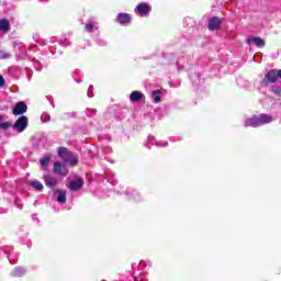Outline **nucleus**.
I'll use <instances>...</instances> for the list:
<instances>
[{"instance_id":"nucleus-3","label":"nucleus","mask_w":281,"mask_h":281,"mask_svg":"<svg viewBox=\"0 0 281 281\" xmlns=\"http://www.w3.org/2000/svg\"><path fill=\"white\" fill-rule=\"evenodd\" d=\"M13 128L18 131V133H23L25 128H27V116H21L13 125Z\"/></svg>"},{"instance_id":"nucleus-8","label":"nucleus","mask_w":281,"mask_h":281,"mask_svg":"<svg viewBox=\"0 0 281 281\" xmlns=\"http://www.w3.org/2000/svg\"><path fill=\"white\" fill-rule=\"evenodd\" d=\"M25 273H27V270H25V268L18 267L12 270L11 276L12 278H22V276H25Z\"/></svg>"},{"instance_id":"nucleus-10","label":"nucleus","mask_w":281,"mask_h":281,"mask_svg":"<svg viewBox=\"0 0 281 281\" xmlns=\"http://www.w3.org/2000/svg\"><path fill=\"white\" fill-rule=\"evenodd\" d=\"M55 194H57V201L61 205H65V203H67V192L58 190L55 192Z\"/></svg>"},{"instance_id":"nucleus-26","label":"nucleus","mask_w":281,"mask_h":281,"mask_svg":"<svg viewBox=\"0 0 281 281\" xmlns=\"http://www.w3.org/2000/svg\"><path fill=\"white\" fill-rule=\"evenodd\" d=\"M5 85V79H3V76L0 75V88L4 87Z\"/></svg>"},{"instance_id":"nucleus-20","label":"nucleus","mask_w":281,"mask_h":281,"mask_svg":"<svg viewBox=\"0 0 281 281\" xmlns=\"http://www.w3.org/2000/svg\"><path fill=\"white\" fill-rule=\"evenodd\" d=\"M12 127V123L10 122H2L0 123V131H8V128Z\"/></svg>"},{"instance_id":"nucleus-23","label":"nucleus","mask_w":281,"mask_h":281,"mask_svg":"<svg viewBox=\"0 0 281 281\" xmlns=\"http://www.w3.org/2000/svg\"><path fill=\"white\" fill-rule=\"evenodd\" d=\"M88 98H93V86H90L88 89Z\"/></svg>"},{"instance_id":"nucleus-30","label":"nucleus","mask_w":281,"mask_h":281,"mask_svg":"<svg viewBox=\"0 0 281 281\" xmlns=\"http://www.w3.org/2000/svg\"><path fill=\"white\" fill-rule=\"evenodd\" d=\"M150 139V142H153V137L151 138H149Z\"/></svg>"},{"instance_id":"nucleus-22","label":"nucleus","mask_w":281,"mask_h":281,"mask_svg":"<svg viewBox=\"0 0 281 281\" xmlns=\"http://www.w3.org/2000/svg\"><path fill=\"white\" fill-rule=\"evenodd\" d=\"M41 166L45 167L49 164V156H46L40 160Z\"/></svg>"},{"instance_id":"nucleus-29","label":"nucleus","mask_w":281,"mask_h":281,"mask_svg":"<svg viewBox=\"0 0 281 281\" xmlns=\"http://www.w3.org/2000/svg\"><path fill=\"white\" fill-rule=\"evenodd\" d=\"M165 146H168V143H165Z\"/></svg>"},{"instance_id":"nucleus-28","label":"nucleus","mask_w":281,"mask_h":281,"mask_svg":"<svg viewBox=\"0 0 281 281\" xmlns=\"http://www.w3.org/2000/svg\"><path fill=\"white\" fill-rule=\"evenodd\" d=\"M157 144V146H161V144H159V143H156Z\"/></svg>"},{"instance_id":"nucleus-6","label":"nucleus","mask_w":281,"mask_h":281,"mask_svg":"<svg viewBox=\"0 0 281 281\" xmlns=\"http://www.w3.org/2000/svg\"><path fill=\"white\" fill-rule=\"evenodd\" d=\"M54 171L57 173V175H63L64 177L68 175V170L67 168L65 167V165L60 164V162H55L54 165Z\"/></svg>"},{"instance_id":"nucleus-27","label":"nucleus","mask_w":281,"mask_h":281,"mask_svg":"<svg viewBox=\"0 0 281 281\" xmlns=\"http://www.w3.org/2000/svg\"><path fill=\"white\" fill-rule=\"evenodd\" d=\"M144 265H146V262L145 261H140L139 266L144 267Z\"/></svg>"},{"instance_id":"nucleus-19","label":"nucleus","mask_w":281,"mask_h":281,"mask_svg":"<svg viewBox=\"0 0 281 281\" xmlns=\"http://www.w3.org/2000/svg\"><path fill=\"white\" fill-rule=\"evenodd\" d=\"M11 54L5 50H0V60H5L8 58H11Z\"/></svg>"},{"instance_id":"nucleus-14","label":"nucleus","mask_w":281,"mask_h":281,"mask_svg":"<svg viewBox=\"0 0 281 281\" xmlns=\"http://www.w3.org/2000/svg\"><path fill=\"white\" fill-rule=\"evenodd\" d=\"M0 30L2 32H10V22L8 20H0Z\"/></svg>"},{"instance_id":"nucleus-12","label":"nucleus","mask_w":281,"mask_h":281,"mask_svg":"<svg viewBox=\"0 0 281 281\" xmlns=\"http://www.w3.org/2000/svg\"><path fill=\"white\" fill-rule=\"evenodd\" d=\"M82 186H85V182L81 179H78L76 181L70 182L69 190H72V191L80 190Z\"/></svg>"},{"instance_id":"nucleus-1","label":"nucleus","mask_w":281,"mask_h":281,"mask_svg":"<svg viewBox=\"0 0 281 281\" xmlns=\"http://www.w3.org/2000/svg\"><path fill=\"white\" fill-rule=\"evenodd\" d=\"M273 122V116L269 114L254 115L245 120V127L251 126L252 128H258V126H265V124H271Z\"/></svg>"},{"instance_id":"nucleus-2","label":"nucleus","mask_w":281,"mask_h":281,"mask_svg":"<svg viewBox=\"0 0 281 281\" xmlns=\"http://www.w3.org/2000/svg\"><path fill=\"white\" fill-rule=\"evenodd\" d=\"M151 7L150 4L146 3V2H142L139 3L136 8H135V12L136 14H138L139 16H148V13L150 12Z\"/></svg>"},{"instance_id":"nucleus-25","label":"nucleus","mask_w":281,"mask_h":281,"mask_svg":"<svg viewBox=\"0 0 281 281\" xmlns=\"http://www.w3.org/2000/svg\"><path fill=\"white\" fill-rule=\"evenodd\" d=\"M272 91H273L277 95H281V87H280V88H272Z\"/></svg>"},{"instance_id":"nucleus-11","label":"nucleus","mask_w":281,"mask_h":281,"mask_svg":"<svg viewBox=\"0 0 281 281\" xmlns=\"http://www.w3.org/2000/svg\"><path fill=\"white\" fill-rule=\"evenodd\" d=\"M44 181L47 188H56V183H58V180H56V178H53L52 176H46L44 178Z\"/></svg>"},{"instance_id":"nucleus-21","label":"nucleus","mask_w":281,"mask_h":281,"mask_svg":"<svg viewBox=\"0 0 281 281\" xmlns=\"http://www.w3.org/2000/svg\"><path fill=\"white\" fill-rule=\"evenodd\" d=\"M58 155H59V157H61L63 159H65V156L67 155V148H65V147H59V149H58Z\"/></svg>"},{"instance_id":"nucleus-7","label":"nucleus","mask_w":281,"mask_h":281,"mask_svg":"<svg viewBox=\"0 0 281 281\" xmlns=\"http://www.w3.org/2000/svg\"><path fill=\"white\" fill-rule=\"evenodd\" d=\"M116 22L121 23V25H124L126 23H131V14L128 13H119L116 18Z\"/></svg>"},{"instance_id":"nucleus-31","label":"nucleus","mask_w":281,"mask_h":281,"mask_svg":"<svg viewBox=\"0 0 281 281\" xmlns=\"http://www.w3.org/2000/svg\"><path fill=\"white\" fill-rule=\"evenodd\" d=\"M0 121H1V116H0Z\"/></svg>"},{"instance_id":"nucleus-5","label":"nucleus","mask_w":281,"mask_h":281,"mask_svg":"<svg viewBox=\"0 0 281 281\" xmlns=\"http://www.w3.org/2000/svg\"><path fill=\"white\" fill-rule=\"evenodd\" d=\"M27 111V104L25 102L21 101L15 104V108L13 109V115H23Z\"/></svg>"},{"instance_id":"nucleus-4","label":"nucleus","mask_w":281,"mask_h":281,"mask_svg":"<svg viewBox=\"0 0 281 281\" xmlns=\"http://www.w3.org/2000/svg\"><path fill=\"white\" fill-rule=\"evenodd\" d=\"M223 21L220 18H212L209 20V30L211 32H214L216 30H221V25H222Z\"/></svg>"},{"instance_id":"nucleus-15","label":"nucleus","mask_w":281,"mask_h":281,"mask_svg":"<svg viewBox=\"0 0 281 281\" xmlns=\"http://www.w3.org/2000/svg\"><path fill=\"white\" fill-rule=\"evenodd\" d=\"M161 91L160 90H156L151 92V98L154 100V102H156V104H159V102H161Z\"/></svg>"},{"instance_id":"nucleus-17","label":"nucleus","mask_w":281,"mask_h":281,"mask_svg":"<svg viewBox=\"0 0 281 281\" xmlns=\"http://www.w3.org/2000/svg\"><path fill=\"white\" fill-rule=\"evenodd\" d=\"M86 31H88V32H93V30H98V23H93V22H88L87 24H86Z\"/></svg>"},{"instance_id":"nucleus-18","label":"nucleus","mask_w":281,"mask_h":281,"mask_svg":"<svg viewBox=\"0 0 281 281\" xmlns=\"http://www.w3.org/2000/svg\"><path fill=\"white\" fill-rule=\"evenodd\" d=\"M30 186H31L32 188H34L35 190H37L38 192H41V190H43V183H41V181H37V180L32 181V182L30 183Z\"/></svg>"},{"instance_id":"nucleus-13","label":"nucleus","mask_w":281,"mask_h":281,"mask_svg":"<svg viewBox=\"0 0 281 281\" xmlns=\"http://www.w3.org/2000/svg\"><path fill=\"white\" fill-rule=\"evenodd\" d=\"M248 44L255 43L257 47H265V40L260 37H251L247 40Z\"/></svg>"},{"instance_id":"nucleus-16","label":"nucleus","mask_w":281,"mask_h":281,"mask_svg":"<svg viewBox=\"0 0 281 281\" xmlns=\"http://www.w3.org/2000/svg\"><path fill=\"white\" fill-rule=\"evenodd\" d=\"M66 161L69 162L70 166H78V156L70 155L68 158H65Z\"/></svg>"},{"instance_id":"nucleus-9","label":"nucleus","mask_w":281,"mask_h":281,"mask_svg":"<svg viewBox=\"0 0 281 281\" xmlns=\"http://www.w3.org/2000/svg\"><path fill=\"white\" fill-rule=\"evenodd\" d=\"M144 98V93L139 92V91H133L131 94H130V100L131 102H139L140 100H143Z\"/></svg>"},{"instance_id":"nucleus-24","label":"nucleus","mask_w":281,"mask_h":281,"mask_svg":"<svg viewBox=\"0 0 281 281\" xmlns=\"http://www.w3.org/2000/svg\"><path fill=\"white\" fill-rule=\"evenodd\" d=\"M132 199L134 201H139V193H137V192L132 193Z\"/></svg>"}]
</instances>
